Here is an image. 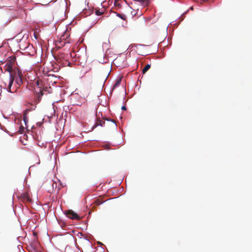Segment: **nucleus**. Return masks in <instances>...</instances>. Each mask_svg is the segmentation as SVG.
Segmentation results:
<instances>
[{"mask_svg":"<svg viewBox=\"0 0 252 252\" xmlns=\"http://www.w3.org/2000/svg\"><path fill=\"white\" fill-rule=\"evenodd\" d=\"M36 86L34 88V92L36 94V96L38 99V102L40 101L41 97L44 94L43 92L46 91V90L48 89L47 87L43 88V90H41V85L39 83V81H36Z\"/></svg>","mask_w":252,"mask_h":252,"instance_id":"f257e3e1","label":"nucleus"},{"mask_svg":"<svg viewBox=\"0 0 252 252\" xmlns=\"http://www.w3.org/2000/svg\"><path fill=\"white\" fill-rule=\"evenodd\" d=\"M64 214L67 217L72 220H80L81 218L72 210H66Z\"/></svg>","mask_w":252,"mask_h":252,"instance_id":"f03ea898","label":"nucleus"},{"mask_svg":"<svg viewBox=\"0 0 252 252\" xmlns=\"http://www.w3.org/2000/svg\"><path fill=\"white\" fill-rule=\"evenodd\" d=\"M20 198L24 203H28L32 201V199L30 198L29 193L27 192L21 193L20 196Z\"/></svg>","mask_w":252,"mask_h":252,"instance_id":"7ed1b4c3","label":"nucleus"},{"mask_svg":"<svg viewBox=\"0 0 252 252\" xmlns=\"http://www.w3.org/2000/svg\"><path fill=\"white\" fill-rule=\"evenodd\" d=\"M14 63V60L11 59L8 60L4 66V69L9 72H11L12 70V66Z\"/></svg>","mask_w":252,"mask_h":252,"instance_id":"20e7f679","label":"nucleus"},{"mask_svg":"<svg viewBox=\"0 0 252 252\" xmlns=\"http://www.w3.org/2000/svg\"><path fill=\"white\" fill-rule=\"evenodd\" d=\"M14 80V77L12 75L10 74L9 78L7 79V81L8 83L7 90L10 93H14L15 90L11 89V86L13 84V81Z\"/></svg>","mask_w":252,"mask_h":252,"instance_id":"39448f33","label":"nucleus"},{"mask_svg":"<svg viewBox=\"0 0 252 252\" xmlns=\"http://www.w3.org/2000/svg\"><path fill=\"white\" fill-rule=\"evenodd\" d=\"M69 41H66L65 35H63L62 37V38L60 39V40H58L56 42V45L57 46L61 48V47L63 46L66 43H68Z\"/></svg>","mask_w":252,"mask_h":252,"instance_id":"423d86ee","label":"nucleus"},{"mask_svg":"<svg viewBox=\"0 0 252 252\" xmlns=\"http://www.w3.org/2000/svg\"><path fill=\"white\" fill-rule=\"evenodd\" d=\"M135 1L139 2L143 6H147L150 4L149 0H134Z\"/></svg>","mask_w":252,"mask_h":252,"instance_id":"0eeeda50","label":"nucleus"},{"mask_svg":"<svg viewBox=\"0 0 252 252\" xmlns=\"http://www.w3.org/2000/svg\"><path fill=\"white\" fill-rule=\"evenodd\" d=\"M15 81L16 83L19 86L23 84L22 79L19 73H18V77L16 78Z\"/></svg>","mask_w":252,"mask_h":252,"instance_id":"6e6552de","label":"nucleus"},{"mask_svg":"<svg viewBox=\"0 0 252 252\" xmlns=\"http://www.w3.org/2000/svg\"><path fill=\"white\" fill-rule=\"evenodd\" d=\"M121 81H122V78H119V79H118L117 80V81L115 82V83L114 84L113 87V90H114V89H115L116 88H117V87H118L121 82Z\"/></svg>","mask_w":252,"mask_h":252,"instance_id":"1a4fd4ad","label":"nucleus"},{"mask_svg":"<svg viewBox=\"0 0 252 252\" xmlns=\"http://www.w3.org/2000/svg\"><path fill=\"white\" fill-rule=\"evenodd\" d=\"M151 67V65L149 64H147L142 70L143 74H145Z\"/></svg>","mask_w":252,"mask_h":252,"instance_id":"9d476101","label":"nucleus"},{"mask_svg":"<svg viewBox=\"0 0 252 252\" xmlns=\"http://www.w3.org/2000/svg\"><path fill=\"white\" fill-rule=\"evenodd\" d=\"M104 13V10H100V9H95V13L96 15L99 16L102 15Z\"/></svg>","mask_w":252,"mask_h":252,"instance_id":"9b49d317","label":"nucleus"},{"mask_svg":"<svg viewBox=\"0 0 252 252\" xmlns=\"http://www.w3.org/2000/svg\"><path fill=\"white\" fill-rule=\"evenodd\" d=\"M103 203L100 199H97L94 201V204L96 206H98Z\"/></svg>","mask_w":252,"mask_h":252,"instance_id":"f8f14e48","label":"nucleus"},{"mask_svg":"<svg viewBox=\"0 0 252 252\" xmlns=\"http://www.w3.org/2000/svg\"><path fill=\"white\" fill-rule=\"evenodd\" d=\"M117 15L120 17L121 19L124 20H126V17L125 15L124 14H120V13H117Z\"/></svg>","mask_w":252,"mask_h":252,"instance_id":"ddd939ff","label":"nucleus"},{"mask_svg":"<svg viewBox=\"0 0 252 252\" xmlns=\"http://www.w3.org/2000/svg\"><path fill=\"white\" fill-rule=\"evenodd\" d=\"M63 55H61L60 56H59L58 57H56V59L57 62L59 63L61 62L62 61V58H63Z\"/></svg>","mask_w":252,"mask_h":252,"instance_id":"4468645a","label":"nucleus"},{"mask_svg":"<svg viewBox=\"0 0 252 252\" xmlns=\"http://www.w3.org/2000/svg\"><path fill=\"white\" fill-rule=\"evenodd\" d=\"M24 121L25 122V123L26 124L27 122H28V118L27 117V112H25L24 114Z\"/></svg>","mask_w":252,"mask_h":252,"instance_id":"2eb2a0df","label":"nucleus"},{"mask_svg":"<svg viewBox=\"0 0 252 252\" xmlns=\"http://www.w3.org/2000/svg\"><path fill=\"white\" fill-rule=\"evenodd\" d=\"M99 126V119L97 120L96 122L95 123L93 127V129H94L95 127Z\"/></svg>","mask_w":252,"mask_h":252,"instance_id":"dca6fc26","label":"nucleus"},{"mask_svg":"<svg viewBox=\"0 0 252 252\" xmlns=\"http://www.w3.org/2000/svg\"><path fill=\"white\" fill-rule=\"evenodd\" d=\"M24 131V127L23 126H21L19 128V132L20 134H22Z\"/></svg>","mask_w":252,"mask_h":252,"instance_id":"f3484780","label":"nucleus"},{"mask_svg":"<svg viewBox=\"0 0 252 252\" xmlns=\"http://www.w3.org/2000/svg\"><path fill=\"white\" fill-rule=\"evenodd\" d=\"M52 186H53V188L54 189V188H55V190H57V191H58L59 190V189H57V183L54 182L52 184Z\"/></svg>","mask_w":252,"mask_h":252,"instance_id":"a211bd4d","label":"nucleus"},{"mask_svg":"<svg viewBox=\"0 0 252 252\" xmlns=\"http://www.w3.org/2000/svg\"><path fill=\"white\" fill-rule=\"evenodd\" d=\"M99 126H103L105 124V122H102L100 119H99Z\"/></svg>","mask_w":252,"mask_h":252,"instance_id":"6ab92c4d","label":"nucleus"},{"mask_svg":"<svg viewBox=\"0 0 252 252\" xmlns=\"http://www.w3.org/2000/svg\"><path fill=\"white\" fill-rule=\"evenodd\" d=\"M126 107L125 106H122V110H126Z\"/></svg>","mask_w":252,"mask_h":252,"instance_id":"aec40b11","label":"nucleus"},{"mask_svg":"<svg viewBox=\"0 0 252 252\" xmlns=\"http://www.w3.org/2000/svg\"><path fill=\"white\" fill-rule=\"evenodd\" d=\"M6 85H7L6 83V82H4V87H6Z\"/></svg>","mask_w":252,"mask_h":252,"instance_id":"412c9836","label":"nucleus"},{"mask_svg":"<svg viewBox=\"0 0 252 252\" xmlns=\"http://www.w3.org/2000/svg\"><path fill=\"white\" fill-rule=\"evenodd\" d=\"M190 9H191V10H193V7H190Z\"/></svg>","mask_w":252,"mask_h":252,"instance_id":"4be33fe9","label":"nucleus"}]
</instances>
